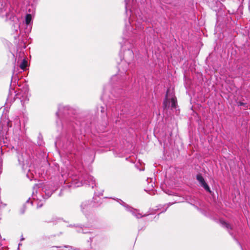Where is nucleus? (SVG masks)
Segmentation results:
<instances>
[{
	"label": "nucleus",
	"instance_id": "f257e3e1",
	"mask_svg": "<svg viewBox=\"0 0 250 250\" xmlns=\"http://www.w3.org/2000/svg\"><path fill=\"white\" fill-rule=\"evenodd\" d=\"M58 189L56 188L54 190H52V188H33L32 191V198L33 201L29 202L30 199H29L26 202L25 204L23 205V208L21 209V213L23 214L25 211V208L27 205H33L34 204H37V208H39L42 206L44 201L46 199L48 198L54 192L56 193L58 191Z\"/></svg>",
	"mask_w": 250,
	"mask_h": 250
},
{
	"label": "nucleus",
	"instance_id": "f03ea898",
	"mask_svg": "<svg viewBox=\"0 0 250 250\" xmlns=\"http://www.w3.org/2000/svg\"><path fill=\"white\" fill-rule=\"evenodd\" d=\"M164 106L165 108L170 106L171 108H175L176 106V98L172 94H170L168 90L167 91L166 97L164 102Z\"/></svg>",
	"mask_w": 250,
	"mask_h": 250
},
{
	"label": "nucleus",
	"instance_id": "7ed1b4c3",
	"mask_svg": "<svg viewBox=\"0 0 250 250\" xmlns=\"http://www.w3.org/2000/svg\"><path fill=\"white\" fill-rule=\"evenodd\" d=\"M113 199L115 200V199L114 198ZM116 200L120 204L124 207L127 211L130 212L132 214V215L135 216L136 218H140L146 215H142L140 212H139V211L138 210L133 208L131 207H129L127 204H126L122 200L117 198Z\"/></svg>",
	"mask_w": 250,
	"mask_h": 250
},
{
	"label": "nucleus",
	"instance_id": "20e7f679",
	"mask_svg": "<svg viewBox=\"0 0 250 250\" xmlns=\"http://www.w3.org/2000/svg\"><path fill=\"white\" fill-rule=\"evenodd\" d=\"M11 126L9 121L7 120L1 121L0 123V137H3L8 132L9 127Z\"/></svg>",
	"mask_w": 250,
	"mask_h": 250
},
{
	"label": "nucleus",
	"instance_id": "39448f33",
	"mask_svg": "<svg viewBox=\"0 0 250 250\" xmlns=\"http://www.w3.org/2000/svg\"><path fill=\"white\" fill-rule=\"evenodd\" d=\"M104 192V190L103 188H97V190L94 192V196L93 197V200L94 202H96L97 200V197H100L101 196H103V193Z\"/></svg>",
	"mask_w": 250,
	"mask_h": 250
},
{
	"label": "nucleus",
	"instance_id": "423d86ee",
	"mask_svg": "<svg viewBox=\"0 0 250 250\" xmlns=\"http://www.w3.org/2000/svg\"><path fill=\"white\" fill-rule=\"evenodd\" d=\"M197 180L200 183L201 186L203 187V188H208L207 184L206 183L204 179L201 175L198 174L197 175Z\"/></svg>",
	"mask_w": 250,
	"mask_h": 250
},
{
	"label": "nucleus",
	"instance_id": "0eeeda50",
	"mask_svg": "<svg viewBox=\"0 0 250 250\" xmlns=\"http://www.w3.org/2000/svg\"><path fill=\"white\" fill-rule=\"evenodd\" d=\"M166 194L169 195H175L176 192L173 190L175 188H161Z\"/></svg>",
	"mask_w": 250,
	"mask_h": 250
},
{
	"label": "nucleus",
	"instance_id": "6e6552de",
	"mask_svg": "<svg viewBox=\"0 0 250 250\" xmlns=\"http://www.w3.org/2000/svg\"><path fill=\"white\" fill-rule=\"evenodd\" d=\"M16 98H19L21 99V101L22 103V104H24L26 101H28L27 95L25 93L24 94L23 96H22V98L21 97V94L19 93L16 95Z\"/></svg>",
	"mask_w": 250,
	"mask_h": 250
},
{
	"label": "nucleus",
	"instance_id": "1a4fd4ad",
	"mask_svg": "<svg viewBox=\"0 0 250 250\" xmlns=\"http://www.w3.org/2000/svg\"><path fill=\"white\" fill-rule=\"evenodd\" d=\"M145 191L148 194L153 195L157 193V190L155 188H146Z\"/></svg>",
	"mask_w": 250,
	"mask_h": 250
},
{
	"label": "nucleus",
	"instance_id": "9d476101",
	"mask_svg": "<svg viewBox=\"0 0 250 250\" xmlns=\"http://www.w3.org/2000/svg\"><path fill=\"white\" fill-rule=\"evenodd\" d=\"M220 223L222 227L227 228L228 229H231V227L230 224L222 220L220 221Z\"/></svg>",
	"mask_w": 250,
	"mask_h": 250
},
{
	"label": "nucleus",
	"instance_id": "9b49d317",
	"mask_svg": "<svg viewBox=\"0 0 250 250\" xmlns=\"http://www.w3.org/2000/svg\"><path fill=\"white\" fill-rule=\"evenodd\" d=\"M27 66V61L26 59H23L22 62L21 63L20 66L22 69H24Z\"/></svg>",
	"mask_w": 250,
	"mask_h": 250
},
{
	"label": "nucleus",
	"instance_id": "f8f14e48",
	"mask_svg": "<svg viewBox=\"0 0 250 250\" xmlns=\"http://www.w3.org/2000/svg\"><path fill=\"white\" fill-rule=\"evenodd\" d=\"M89 208L87 202L83 203L81 205L82 210L83 212H84V209H88Z\"/></svg>",
	"mask_w": 250,
	"mask_h": 250
},
{
	"label": "nucleus",
	"instance_id": "ddd939ff",
	"mask_svg": "<svg viewBox=\"0 0 250 250\" xmlns=\"http://www.w3.org/2000/svg\"><path fill=\"white\" fill-rule=\"evenodd\" d=\"M31 20H32V16H31V14H27L26 16V18H25L26 23L27 24H30V23L31 21Z\"/></svg>",
	"mask_w": 250,
	"mask_h": 250
},
{
	"label": "nucleus",
	"instance_id": "4468645a",
	"mask_svg": "<svg viewBox=\"0 0 250 250\" xmlns=\"http://www.w3.org/2000/svg\"><path fill=\"white\" fill-rule=\"evenodd\" d=\"M66 189L67 188H61L58 194V196L59 197L62 196L65 193Z\"/></svg>",
	"mask_w": 250,
	"mask_h": 250
},
{
	"label": "nucleus",
	"instance_id": "2eb2a0df",
	"mask_svg": "<svg viewBox=\"0 0 250 250\" xmlns=\"http://www.w3.org/2000/svg\"><path fill=\"white\" fill-rule=\"evenodd\" d=\"M147 180H150V183H151V184L150 186H149V187H151L152 188H154V186H155L154 185V183L152 182V179H147Z\"/></svg>",
	"mask_w": 250,
	"mask_h": 250
},
{
	"label": "nucleus",
	"instance_id": "dca6fc26",
	"mask_svg": "<svg viewBox=\"0 0 250 250\" xmlns=\"http://www.w3.org/2000/svg\"><path fill=\"white\" fill-rule=\"evenodd\" d=\"M205 189L207 190V192H208V193H211V191L210 190V188H205Z\"/></svg>",
	"mask_w": 250,
	"mask_h": 250
},
{
	"label": "nucleus",
	"instance_id": "f3484780",
	"mask_svg": "<svg viewBox=\"0 0 250 250\" xmlns=\"http://www.w3.org/2000/svg\"><path fill=\"white\" fill-rule=\"evenodd\" d=\"M125 8L126 9L127 8V0H125Z\"/></svg>",
	"mask_w": 250,
	"mask_h": 250
},
{
	"label": "nucleus",
	"instance_id": "a211bd4d",
	"mask_svg": "<svg viewBox=\"0 0 250 250\" xmlns=\"http://www.w3.org/2000/svg\"><path fill=\"white\" fill-rule=\"evenodd\" d=\"M24 239V238L21 237V241H22V240H23Z\"/></svg>",
	"mask_w": 250,
	"mask_h": 250
},
{
	"label": "nucleus",
	"instance_id": "6ab92c4d",
	"mask_svg": "<svg viewBox=\"0 0 250 250\" xmlns=\"http://www.w3.org/2000/svg\"><path fill=\"white\" fill-rule=\"evenodd\" d=\"M82 232L83 233H86L85 232H84L83 231H82Z\"/></svg>",
	"mask_w": 250,
	"mask_h": 250
},
{
	"label": "nucleus",
	"instance_id": "aec40b11",
	"mask_svg": "<svg viewBox=\"0 0 250 250\" xmlns=\"http://www.w3.org/2000/svg\"><path fill=\"white\" fill-rule=\"evenodd\" d=\"M21 246V244L20 243L19 244V246Z\"/></svg>",
	"mask_w": 250,
	"mask_h": 250
},
{
	"label": "nucleus",
	"instance_id": "412c9836",
	"mask_svg": "<svg viewBox=\"0 0 250 250\" xmlns=\"http://www.w3.org/2000/svg\"><path fill=\"white\" fill-rule=\"evenodd\" d=\"M1 208L0 209V210L1 209Z\"/></svg>",
	"mask_w": 250,
	"mask_h": 250
}]
</instances>
